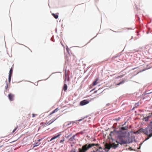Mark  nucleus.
I'll use <instances>...</instances> for the list:
<instances>
[{
  "label": "nucleus",
  "mask_w": 152,
  "mask_h": 152,
  "mask_svg": "<svg viewBox=\"0 0 152 152\" xmlns=\"http://www.w3.org/2000/svg\"><path fill=\"white\" fill-rule=\"evenodd\" d=\"M99 145L98 144H87L82 146L81 148H79L77 152H86L90 148L93 146H96L99 147V149H102L101 147H99Z\"/></svg>",
  "instance_id": "1"
},
{
  "label": "nucleus",
  "mask_w": 152,
  "mask_h": 152,
  "mask_svg": "<svg viewBox=\"0 0 152 152\" xmlns=\"http://www.w3.org/2000/svg\"><path fill=\"white\" fill-rule=\"evenodd\" d=\"M125 134H124L123 135L119 136L118 138V141H116L117 144H115L114 143H113L111 144V146L113 147L114 148H115L118 147V144L121 145L125 144L127 143V140L124 139L125 137Z\"/></svg>",
  "instance_id": "2"
},
{
  "label": "nucleus",
  "mask_w": 152,
  "mask_h": 152,
  "mask_svg": "<svg viewBox=\"0 0 152 152\" xmlns=\"http://www.w3.org/2000/svg\"><path fill=\"white\" fill-rule=\"evenodd\" d=\"M142 132L148 137L146 138L145 140H148L152 136V122L150 123L147 127L143 129Z\"/></svg>",
  "instance_id": "3"
},
{
  "label": "nucleus",
  "mask_w": 152,
  "mask_h": 152,
  "mask_svg": "<svg viewBox=\"0 0 152 152\" xmlns=\"http://www.w3.org/2000/svg\"><path fill=\"white\" fill-rule=\"evenodd\" d=\"M128 127L127 126L125 127H123L121 128V132L123 134H126V133L127 132L126 131L124 132V131H123V130H128Z\"/></svg>",
  "instance_id": "4"
},
{
  "label": "nucleus",
  "mask_w": 152,
  "mask_h": 152,
  "mask_svg": "<svg viewBox=\"0 0 152 152\" xmlns=\"http://www.w3.org/2000/svg\"><path fill=\"white\" fill-rule=\"evenodd\" d=\"M8 97L10 101H12L14 100L15 95L13 94L10 93L8 94Z\"/></svg>",
  "instance_id": "5"
},
{
  "label": "nucleus",
  "mask_w": 152,
  "mask_h": 152,
  "mask_svg": "<svg viewBox=\"0 0 152 152\" xmlns=\"http://www.w3.org/2000/svg\"><path fill=\"white\" fill-rule=\"evenodd\" d=\"M89 102L86 100H84L81 101L80 102V105L81 106H83L88 104Z\"/></svg>",
  "instance_id": "6"
},
{
  "label": "nucleus",
  "mask_w": 152,
  "mask_h": 152,
  "mask_svg": "<svg viewBox=\"0 0 152 152\" xmlns=\"http://www.w3.org/2000/svg\"><path fill=\"white\" fill-rule=\"evenodd\" d=\"M77 134H76L75 135H73L72 137H71L69 139V140L70 141L72 142L75 140V137L77 135Z\"/></svg>",
  "instance_id": "7"
},
{
  "label": "nucleus",
  "mask_w": 152,
  "mask_h": 152,
  "mask_svg": "<svg viewBox=\"0 0 152 152\" xmlns=\"http://www.w3.org/2000/svg\"><path fill=\"white\" fill-rule=\"evenodd\" d=\"M59 110L58 108H56L55 110H53L49 115V116H50L52 115L53 113L58 111Z\"/></svg>",
  "instance_id": "8"
},
{
  "label": "nucleus",
  "mask_w": 152,
  "mask_h": 152,
  "mask_svg": "<svg viewBox=\"0 0 152 152\" xmlns=\"http://www.w3.org/2000/svg\"><path fill=\"white\" fill-rule=\"evenodd\" d=\"M61 134H58L56 136H54V137H53L50 140V141H51L52 140L56 139L58 137H59L61 135Z\"/></svg>",
  "instance_id": "9"
},
{
  "label": "nucleus",
  "mask_w": 152,
  "mask_h": 152,
  "mask_svg": "<svg viewBox=\"0 0 152 152\" xmlns=\"http://www.w3.org/2000/svg\"><path fill=\"white\" fill-rule=\"evenodd\" d=\"M99 80L98 78H96L93 83L92 85L93 86H94L96 85L98 83L97 81Z\"/></svg>",
  "instance_id": "10"
},
{
  "label": "nucleus",
  "mask_w": 152,
  "mask_h": 152,
  "mask_svg": "<svg viewBox=\"0 0 152 152\" xmlns=\"http://www.w3.org/2000/svg\"><path fill=\"white\" fill-rule=\"evenodd\" d=\"M52 15L56 19H57L58 18V15L57 13L54 14L52 13Z\"/></svg>",
  "instance_id": "11"
},
{
  "label": "nucleus",
  "mask_w": 152,
  "mask_h": 152,
  "mask_svg": "<svg viewBox=\"0 0 152 152\" xmlns=\"http://www.w3.org/2000/svg\"><path fill=\"white\" fill-rule=\"evenodd\" d=\"M67 86L66 84H64L63 86V90L64 91H66L67 89Z\"/></svg>",
  "instance_id": "12"
},
{
  "label": "nucleus",
  "mask_w": 152,
  "mask_h": 152,
  "mask_svg": "<svg viewBox=\"0 0 152 152\" xmlns=\"http://www.w3.org/2000/svg\"><path fill=\"white\" fill-rule=\"evenodd\" d=\"M41 124H42V126H46L49 125L50 124H49L48 123V122L44 123L43 122H42L41 123Z\"/></svg>",
  "instance_id": "13"
},
{
  "label": "nucleus",
  "mask_w": 152,
  "mask_h": 152,
  "mask_svg": "<svg viewBox=\"0 0 152 152\" xmlns=\"http://www.w3.org/2000/svg\"><path fill=\"white\" fill-rule=\"evenodd\" d=\"M57 118H53L51 120V123H50L49 124H50L52 123L53 122H54L55 120H56L57 119Z\"/></svg>",
  "instance_id": "14"
},
{
  "label": "nucleus",
  "mask_w": 152,
  "mask_h": 152,
  "mask_svg": "<svg viewBox=\"0 0 152 152\" xmlns=\"http://www.w3.org/2000/svg\"><path fill=\"white\" fill-rule=\"evenodd\" d=\"M57 118H53L51 120V123H50L49 124H50L52 123L53 122H54L55 120H56L57 119Z\"/></svg>",
  "instance_id": "15"
},
{
  "label": "nucleus",
  "mask_w": 152,
  "mask_h": 152,
  "mask_svg": "<svg viewBox=\"0 0 152 152\" xmlns=\"http://www.w3.org/2000/svg\"><path fill=\"white\" fill-rule=\"evenodd\" d=\"M13 67H11V69H10V72H9V74L10 75H12L13 71Z\"/></svg>",
  "instance_id": "16"
},
{
  "label": "nucleus",
  "mask_w": 152,
  "mask_h": 152,
  "mask_svg": "<svg viewBox=\"0 0 152 152\" xmlns=\"http://www.w3.org/2000/svg\"><path fill=\"white\" fill-rule=\"evenodd\" d=\"M12 75L9 74L8 80L9 83L10 82Z\"/></svg>",
  "instance_id": "17"
},
{
  "label": "nucleus",
  "mask_w": 152,
  "mask_h": 152,
  "mask_svg": "<svg viewBox=\"0 0 152 152\" xmlns=\"http://www.w3.org/2000/svg\"><path fill=\"white\" fill-rule=\"evenodd\" d=\"M150 118V116H148L144 118V119L145 121H148V118Z\"/></svg>",
  "instance_id": "18"
},
{
  "label": "nucleus",
  "mask_w": 152,
  "mask_h": 152,
  "mask_svg": "<svg viewBox=\"0 0 152 152\" xmlns=\"http://www.w3.org/2000/svg\"><path fill=\"white\" fill-rule=\"evenodd\" d=\"M39 144H40V143L38 144L37 143L36 144H34V145L33 147L34 148L35 147H37V146H38Z\"/></svg>",
  "instance_id": "19"
},
{
  "label": "nucleus",
  "mask_w": 152,
  "mask_h": 152,
  "mask_svg": "<svg viewBox=\"0 0 152 152\" xmlns=\"http://www.w3.org/2000/svg\"><path fill=\"white\" fill-rule=\"evenodd\" d=\"M18 126H17L13 130L12 132V133H14L17 130V129H18Z\"/></svg>",
  "instance_id": "20"
},
{
  "label": "nucleus",
  "mask_w": 152,
  "mask_h": 152,
  "mask_svg": "<svg viewBox=\"0 0 152 152\" xmlns=\"http://www.w3.org/2000/svg\"><path fill=\"white\" fill-rule=\"evenodd\" d=\"M74 122H70L67 125V126H69V125L71 124H73Z\"/></svg>",
  "instance_id": "21"
},
{
  "label": "nucleus",
  "mask_w": 152,
  "mask_h": 152,
  "mask_svg": "<svg viewBox=\"0 0 152 152\" xmlns=\"http://www.w3.org/2000/svg\"><path fill=\"white\" fill-rule=\"evenodd\" d=\"M69 152H76V151L75 149H73Z\"/></svg>",
  "instance_id": "22"
},
{
  "label": "nucleus",
  "mask_w": 152,
  "mask_h": 152,
  "mask_svg": "<svg viewBox=\"0 0 152 152\" xmlns=\"http://www.w3.org/2000/svg\"><path fill=\"white\" fill-rule=\"evenodd\" d=\"M8 83H7V85H6V86L5 87V89H7L8 88Z\"/></svg>",
  "instance_id": "23"
},
{
  "label": "nucleus",
  "mask_w": 152,
  "mask_h": 152,
  "mask_svg": "<svg viewBox=\"0 0 152 152\" xmlns=\"http://www.w3.org/2000/svg\"><path fill=\"white\" fill-rule=\"evenodd\" d=\"M64 140H65L64 139H63V140H60V142L62 143V142H64Z\"/></svg>",
  "instance_id": "24"
},
{
  "label": "nucleus",
  "mask_w": 152,
  "mask_h": 152,
  "mask_svg": "<svg viewBox=\"0 0 152 152\" xmlns=\"http://www.w3.org/2000/svg\"><path fill=\"white\" fill-rule=\"evenodd\" d=\"M32 115V117H34L35 116H37V114H33Z\"/></svg>",
  "instance_id": "25"
},
{
  "label": "nucleus",
  "mask_w": 152,
  "mask_h": 152,
  "mask_svg": "<svg viewBox=\"0 0 152 152\" xmlns=\"http://www.w3.org/2000/svg\"><path fill=\"white\" fill-rule=\"evenodd\" d=\"M99 89L98 90H96V91H94V93L95 94V93H96L97 92V91H99Z\"/></svg>",
  "instance_id": "26"
},
{
  "label": "nucleus",
  "mask_w": 152,
  "mask_h": 152,
  "mask_svg": "<svg viewBox=\"0 0 152 152\" xmlns=\"http://www.w3.org/2000/svg\"><path fill=\"white\" fill-rule=\"evenodd\" d=\"M113 132H110V135L111 136V135L112 134V133H113Z\"/></svg>",
  "instance_id": "27"
},
{
  "label": "nucleus",
  "mask_w": 152,
  "mask_h": 152,
  "mask_svg": "<svg viewBox=\"0 0 152 152\" xmlns=\"http://www.w3.org/2000/svg\"><path fill=\"white\" fill-rule=\"evenodd\" d=\"M123 76V75H121V76H119L118 77H122Z\"/></svg>",
  "instance_id": "28"
},
{
  "label": "nucleus",
  "mask_w": 152,
  "mask_h": 152,
  "mask_svg": "<svg viewBox=\"0 0 152 152\" xmlns=\"http://www.w3.org/2000/svg\"><path fill=\"white\" fill-rule=\"evenodd\" d=\"M121 83H122V82H121L120 83H119L117 85H120L121 84Z\"/></svg>",
  "instance_id": "29"
},
{
  "label": "nucleus",
  "mask_w": 152,
  "mask_h": 152,
  "mask_svg": "<svg viewBox=\"0 0 152 152\" xmlns=\"http://www.w3.org/2000/svg\"><path fill=\"white\" fill-rule=\"evenodd\" d=\"M110 103H108V104H106V105H107V106H109V105H110Z\"/></svg>",
  "instance_id": "30"
},
{
  "label": "nucleus",
  "mask_w": 152,
  "mask_h": 152,
  "mask_svg": "<svg viewBox=\"0 0 152 152\" xmlns=\"http://www.w3.org/2000/svg\"><path fill=\"white\" fill-rule=\"evenodd\" d=\"M51 120H50V121H49L48 123V124H49L50 123H51Z\"/></svg>",
  "instance_id": "31"
},
{
  "label": "nucleus",
  "mask_w": 152,
  "mask_h": 152,
  "mask_svg": "<svg viewBox=\"0 0 152 152\" xmlns=\"http://www.w3.org/2000/svg\"><path fill=\"white\" fill-rule=\"evenodd\" d=\"M41 140V139H39L38 140V141H40Z\"/></svg>",
  "instance_id": "32"
},
{
  "label": "nucleus",
  "mask_w": 152,
  "mask_h": 152,
  "mask_svg": "<svg viewBox=\"0 0 152 152\" xmlns=\"http://www.w3.org/2000/svg\"><path fill=\"white\" fill-rule=\"evenodd\" d=\"M107 148L108 149H110V147H107Z\"/></svg>",
  "instance_id": "33"
},
{
  "label": "nucleus",
  "mask_w": 152,
  "mask_h": 152,
  "mask_svg": "<svg viewBox=\"0 0 152 152\" xmlns=\"http://www.w3.org/2000/svg\"><path fill=\"white\" fill-rule=\"evenodd\" d=\"M71 134H70V135H69L67 137H69L70 136H71Z\"/></svg>",
  "instance_id": "34"
},
{
  "label": "nucleus",
  "mask_w": 152,
  "mask_h": 152,
  "mask_svg": "<svg viewBox=\"0 0 152 152\" xmlns=\"http://www.w3.org/2000/svg\"><path fill=\"white\" fill-rule=\"evenodd\" d=\"M136 68H134V69H132V70H134V69H136Z\"/></svg>",
  "instance_id": "35"
},
{
  "label": "nucleus",
  "mask_w": 152,
  "mask_h": 152,
  "mask_svg": "<svg viewBox=\"0 0 152 152\" xmlns=\"http://www.w3.org/2000/svg\"><path fill=\"white\" fill-rule=\"evenodd\" d=\"M152 92H149V93H147V94H150Z\"/></svg>",
  "instance_id": "36"
},
{
  "label": "nucleus",
  "mask_w": 152,
  "mask_h": 152,
  "mask_svg": "<svg viewBox=\"0 0 152 152\" xmlns=\"http://www.w3.org/2000/svg\"><path fill=\"white\" fill-rule=\"evenodd\" d=\"M100 93V92H99V93H98V94H99Z\"/></svg>",
  "instance_id": "37"
},
{
  "label": "nucleus",
  "mask_w": 152,
  "mask_h": 152,
  "mask_svg": "<svg viewBox=\"0 0 152 152\" xmlns=\"http://www.w3.org/2000/svg\"><path fill=\"white\" fill-rule=\"evenodd\" d=\"M65 74H66V72Z\"/></svg>",
  "instance_id": "38"
},
{
  "label": "nucleus",
  "mask_w": 152,
  "mask_h": 152,
  "mask_svg": "<svg viewBox=\"0 0 152 152\" xmlns=\"http://www.w3.org/2000/svg\"><path fill=\"white\" fill-rule=\"evenodd\" d=\"M96 151H98V149L96 150Z\"/></svg>",
  "instance_id": "39"
},
{
  "label": "nucleus",
  "mask_w": 152,
  "mask_h": 152,
  "mask_svg": "<svg viewBox=\"0 0 152 152\" xmlns=\"http://www.w3.org/2000/svg\"><path fill=\"white\" fill-rule=\"evenodd\" d=\"M94 148H95V147H94Z\"/></svg>",
  "instance_id": "40"
}]
</instances>
